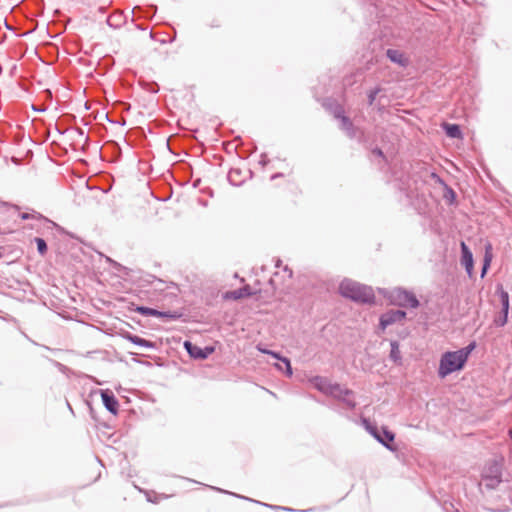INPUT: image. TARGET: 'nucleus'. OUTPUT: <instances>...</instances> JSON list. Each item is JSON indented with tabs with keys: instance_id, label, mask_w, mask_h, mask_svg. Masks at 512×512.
Segmentation results:
<instances>
[{
	"instance_id": "nucleus-21",
	"label": "nucleus",
	"mask_w": 512,
	"mask_h": 512,
	"mask_svg": "<svg viewBox=\"0 0 512 512\" xmlns=\"http://www.w3.org/2000/svg\"><path fill=\"white\" fill-rule=\"evenodd\" d=\"M240 174H241L240 169L232 168L227 175V179H228L229 183L232 184L233 186L241 185L243 182V179L240 178Z\"/></svg>"
},
{
	"instance_id": "nucleus-43",
	"label": "nucleus",
	"mask_w": 512,
	"mask_h": 512,
	"mask_svg": "<svg viewBox=\"0 0 512 512\" xmlns=\"http://www.w3.org/2000/svg\"><path fill=\"white\" fill-rule=\"evenodd\" d=\"M146 495H147V501H149V502H154V503L156 502L155 500H152V499L149 497L148 493H146Z\"/></svg>"
},
{
	"instance_id": "nucleus-1",
	"label": "nucleus",
	"mask_w": 512,
	"mask_h": 512,
	"mask_svg": "<svg viewBox=\"0 0 512 512\" xmlns=\"http://www.w3.org/2000/svg\"><path fill=\"white\" fill-rule=\"evenodd\" d=\"M475 342H471L466 347L456 351H447L442 354L439 362L438 375L440 378H445L449 374L461 370L471 352L475 349Z\"/></svg>"
},
{
	"instance_id": "nucleus-45",
	"label": "nucleus",
	"mask_w": 512,
	"mask_h": 512,
	"mask_svg": "<svg viewBox=\"0 0 512 512\" xmlns=\"http://www.w3.org/2000/svg\"><path fill=\"white\" fill-rule=\"evenodd\" d=\"M185 479L188 480L189 482L198 483L197 481H195L193 479H189V478H185Z\"/></svg>"
},
{
	"instance_id": "nucleus-8",
	"label": "nucleus",
	"mask_w": 512,
	"mask_h": 512,
	"mask_svg": "<svg viewBox=\"0 0 512 512\" xmlns=\"http://www.w3.org/2000/svg\"><path fill=\"white\" fill-rule=\"evenodd\" d=\"M461 254V263L464 265L468 276L472 277L474 267L473 254L463 241L461 242Z\"/></svg>"
},
{
	"instance_id": "nucleus-28",
	"label": "nucleus",
	"mask_w": 512,
	"mask_h": 512,
	"mask_svg": "<svg viewBox=\"0 0 512 512\" xmlns=\"http://www.w3.org/2000/svg\"><path fill=\"white\" fill-rule=\"evenodd\" d=\"M157 317L158 318H165L169 320H176L180 317V315L177 312L172 311H157Z\"/></svg>"
},
{
	"instance_id": "nucleus-33",
	"label": "nucleus",
	"mask_w": 512,
	"mask_h": 512,
	"mask_svg": "<svg viewBox=\"0 0 512 512\" xmlns=\"http://www.w3.org/2000/svg\"><path fill=\"white\" fill-rule=\"evenodd\" d=\"M268 162H269V160H268L267 156H266L265 154H262V155H261V160H260V162H259V163H260L262 166H265V165H267V163H268Z\"/></svg>"
},
{
	"instance_id": "nucleus-38",
	"label": "nucleus",
	"mask_w": 512,
	"mask_h": 512,
	"mask_svg": "<svg viewBox=\"0 0 512 512\" xmlns=\"http://www.w3.org/2000/svg\"><path fill=\"white\" fill-rule=\"evenodd\" d=\"M283 174L282 173H275L271 176V180H275L276 178H279V177H282Z\"/></svg>"
},
{
	"instance_id": "nucleus-16",
	"label": "nucleus",
	"mask_w": 512,
	"mask_h": 512,
	"mask_svg": "<svg viewBox=\"0 0 512 512\" xmlns=\"http://www.w3.org/2000/svg\"><path fill=\"white\" fill-rule=\"evenodd\" d=\"M212 489L216 490V491H219V492H222V493H226V494H230V495H233L235 497H238V498H241V499H244V500H248V501H252V502H255V503H258V504H261L263 506H266V507H269V508H273V509H283V510H286V511H293V509H290V508H285V507H281V506H273V505H270V504H266V503H262V502H259V501H255L253 499H250L248 497H245V496H242V495H238V494H235V493H232V492H229V491H226V490H223V489H220V488H217V487H212Z\"/></svg>"
},
{
	"instance_id": "nucleus-3",
	"label": "nucleus",
	"mask_w": 512,
	"mask_h": 512,
	"mask_svg": "<svg viewBox=\"0 0 512 512\" xmlns=\"http://www.w3.org/2000/svg\"><path fill=\"white\" fill-rule=\"evenodd\" d=\"M391 301L400 307L417 308L420 303L417 297L403 288H396L391 292Z\"/></svg>"
},
{
	"instance_id": "nucleus-20",
	"label": "nucleus",
	"mask_w": 512,
	"mask_h": 512,
	"mask_svg": "<svg viewBox=\"0 0 512 512\" xmlns=\"http://www.w3.org/2000/svg\"><path fill=\"white\" fill-rule=\"evenodd\" d=\"M497 294L499 295L501 306H502L501 311L508 313L509 312V294H508V292L505 291L501 285H499L497 287Z\"/></svg>"
},
{
	"instance_id": "nucleus-31",
	"label": "nucleus",
	"mask_w": 512,
	"mask_h": 512,
	"mask_svg": "<svg viewBox=\"0 0 512 512\" xmlns=\"http://www.w3.org/2000/svg\"><path fill=\"white\" fill-rule=\"evenodd\" d=\"M332 113H333V116H334L336 119H338V120H340L342 117H344V116H345V114H344V109H343V107H342L341 105H339V104H335V105L333 106V108H332Z\"/></svg>"
},
{
	"instance_id": "nucleus-18",
	"label": "nucleus",
	"mask_w": 512,
	"mask_h": 512,
	"mask_svg": "<svg viewBox=\"0 0 512 512\" xmlns=\"http://www.w3.org/2000/svg\"><path fill=\"white\" fill-rule=\"evenodd\" d=\"M364 424H365V427L367 429V431L379 442L381 443L382 445H386V443H384L382 441V436H381V428H378L376 425L370 423L368 420L364 419L363 420Z\"/></svg>"
},
{
	"instance_id": "nucleus-41",
	"label": "nucleus",
	"mask_w": 512,
	"mask_h": 512,
	"mask_svg": "<svg viewBox=\"0 0 512 512\" xmlns=\"http://www.w3.org/2000/svg\"><path fill=\"white\" fill-rule=\"evenodd\" d=\"M281 264H282V261H281L280 259H278V260L276 261L275 266H276L277 268H279V267L281 266Z\"/></svg>"
},
{
	"instance_id": "nucleus-30",
	"label": "nucleus",
	"mask_w": 512,
	"mask_h": 512,
	"mask_svg": "<svg viewBox=\"0 0 512 512\" xmlns=\"http://www.w3.org/2000/svg\"><path fill=\"white\" fill-rule=\"evenodd\" d=\"M490 263H491V255L489 253H486L485 256H484V261H483V265H482V269H481V277L483 278L489 267H490Z\"/></svg>"
},
{
	"instance_id": "nucleus-9",
	"label": "nucleus",
	"mask_w": 512,
	"mask_h": 512,
	"mask_svg": "<svg viewBox=\"0 0 512 512\" xmlns=\"http://www.w3.org/2000/svg\"><path fill=\"white\" fill-rule=\"evenodd\" d=\"M123 338L130 341L131 343L137 345V346H140V347H144V348H148V349H155L156 348V343L155 342H152V341H149V340H146L144 338H141L137 335H134L130 332H126L123 334Z\"/></svg>"
},
{
	"instance_id": "nucleus-2",
	"label": "nucleus",
	"mask_w": 512,
	"mask_h": 512,
	"mask_svg": "<svg viewBox=\"0 0 512 512\" xmlns=\"http://www.w3.org/2000/svg\"><path fill=\"white\" fill-rule=\"evenodd\" d=\"M339 293L354 302L372 304L375 302V294L371 287L360 284L351 279H344L339 285Z\"/></svg>"
},
{
	"instance_id": "nucleus-25",
	"label": "nucleus",
	"mask_w": 512,
	"mask_h": 512,
	"mask_svg": "<svg viewBox=\"0 0 512 512\" xmlns=\"http://www.w3.org/2000/svg\"><path fill=\"white\" fill-rule=\"evenodd\" d=\"M484 482H485V486L487 489L489 490H494L496 489L499 484L502 482V479H499V478H493V477H482Z\"/></svg>"
},
{
	"instance_id": "nucleus-27",
	"label": "nucleus",
	"mask_w": 512,
	"mask_h": 512,
	"mask_svg": "<svg viewBox=\"0 0 512 512\" xmlns=\"http://www.w3.org/2000/svg\"><path fill=\"white\" fill-rule=\"evenodd\" d=\"M107 24L110 27L118 28L122 24V15L121 14H115L111 15L107 18Z\"/></svg>"
},
{
	"instance_id": "nucleus-17",
	"label": "nucleus",
	"mask_w": 512,
	"mask_h": 512,
	"mask_svg": "<svg viewBox=\"0 0 512 512\" xmlns=\"http://www.w3.org/2000/svg\"><path fill=\"white\" fill-rule=\"evenodd\" d=\"M269 355L272 356L273 358L281 361L285 365V375L287 377H291L293 375L291 362L287 357H283L280 355V353L273 351V350H271V352H269Z\"/></svg>"
},
{
	"instance_id": "nucleus-10",
	"label": "nucleus",
	"mask_w": 512,
	"mask_h": 512,
	"mask_svg": "<svg viewBox=\"0 0 512 512\" xmlns=\"http://www.w3.org/2000/svg\"><path fill=\"white\" fill-rule=\"evenodd\" d=\"M387 58L401 67H406L408 65V59L405 57L404 53L397 49H387L386 51Z\"/></svg>"
},
{
	"instance_id": "nucleus-40",
	"label": "nucleus",
	"mask_w": 512,
	"mask_h": 512,
	"mask_svg": "<svg viewBox=\"0 0 512 512\" xmlns=\"http://www.w3.org/2000/svg\"><path fill=\"white\" fill-rule=\"evenodd\" d=\"M77 133H78L80 136H83V135H84V131H83V129H81V128H78V129H77Z\"/></svg>"
},
{
	"instance_id": "nucleus-11",
	"label": "nucleus",
	"mask_w": 512,
	"mask_h": 512,
	"mask_svg": "<svg viewBox=\"0 0 512 512\" xmlns=\"http://www.w3.org/2000/svg\"><path fill=\"white\" fill-rule=\"evenodd\" d=\"M482 477H495L502 479V465L496 460L489 462L484 469Z\"/></svg>"
},
{
	"instance_id": "nucleus-19",
	"label": "nucleus",
	"mask_w": 512,
	"mask_h": 512,
	"mask_svg": "<svg viewBox=\"0 0 512 512\" xmlns=\"http://www.w3.org/2000/svg\"><path fill=\"white\" fill-rule=\"evenodd\" d=\"M391 350H390V359L397 364H400L402 361V356L400 352L399 343L396 340H392L390 342Z\"/></svg>"
},
{
	"instance_id": "nucleus-36",
	"label": "nucleus",
	"mask_w": 512,
	"mask_h": 512,
	"mask_svg": "<svg viewBox=\"0 0 512 512\" xmlns=\"http://www.w3.org/2000/svg\"><path fill=\"white\" fill-rule=\"evenodd\" d=\"M283 270H284V272H286L288 274L289 278H292L293 272H292V270L288 266H285L283 268Z\"/></svg>"
},
{
	"instance_id": "nucleus-13",
	"label": "nucleus",
	"mask_w": 512,
	"mask_h": 512,
	"mask_svg": "<svg viewBox=\"0 0 512 512\" xmlns=\"http://www.w3.org/2000/svg\"><path fill=\"white\" fill-rule=\"evenodd\" d=\"M339 121L340 128L346 132L349 138L353 139L357 137L358 129L354 126L349 117L345 115Z\"/></svg>"
},
{
	"instance_id": "nucleus-4",
	"label": "nucleus",
	"mask_w": 512,
	"mask_h": 512,
	"mask_svg": "<svg viewBox=\"0 0 512 512\" xmlns=\"http://www.w3.org/2000/svg\"><path fill=\"white\" fill-rule=\"evenodd\" d=\"M332 392L329 396L341 401L347 408L354 409L356 406V402L351 396H353V391L338 384L334 383L332 387Z\"/></svg>"
},
{
	"instance_id": "nucleus-47",
	"label": "nucleus",
	"mask_w": 512,
	"mask_h": 512,
	"mask_svg": "<svg viewBox=\"0 0 512 512\" xmlns=\"http://www.w3.org/2000/svg\"><path fill=\"white\" fill-rule=\"evenodd\" d=\"M449 191H450V193L452 194V197H454V192H453V190H452V189H450Z\"/></svg>"
},
{
	"instance_id": "nucleus-44",
	"label": "nucleus",
	"mask_w": 512,
	"mask_h": 512,
	"mask_svg": "<svg viewBox=\"0 0 512 512\" xmlns=\"http://www.w3.org/2000/svg\"><path fill=\"white\" fill-rule=\"evenodd\" d=\"M35 111H38V112H43L45 111V109H39V108H34Z\"/></svg>"
},
{
	"instance_id": "nucleus-35",
	"label": "nucleus",
	"mask_w": 512,
	"mask_h": 512,
	"mask_svg": "<svg viewBox=\"0 0 512 512\" xmlns=\"http://www.w3.org/2000/svg\"><path fill=\"white\" fill-rule=\"evenodd\" d=\"M257 349H258V351H260L261 353H263V354H267V355H269V352H271V350L266 349V348H262L261 346H257Z\"/></svg>"
},
{
	"instance_id": "nucleus-26",
	"label": "nucleus",
	"mask_w": 512,
	"mask_h": 512,
	"mask_svg": "<svg viewBox=\"0 0 512 512\" xmlns=\"http://www.w3.org/2000/svg\"><path fill=\"white\" fill-rule=\"evenodd\" d=\"M34 242L37 245V251L41 256H44L47 253L48 247L47 243L43 238L36 237Z\"/></svg>"
},
{
	"instance_id": "nucleus-46",
	"label": "nucleus",
	"mask_w": 512,
	"mask_h": 512,
	"mask_svg": "<svg viewBox=\"0 0 512 512\" xmlns=\"http://www.w3.org/2000/svg\"><path fill=\"white\" fill-rule=\"evenodd\" d=\"M150 37L153 39L154 38V35H153V32H150Z\"/></svg>"
},
{
	"instance_id": "nucleus-29",
	"label": "nucleus",
	"mask_w": 512,
	"mask_h": 512,
	"mask_svg": "<svg viewBox=\"0 0 512 512\" xmlns=\"http://www.w3.org/2000/svg\"><path fill=\"white\" fill-rule=\"evenodd\" d=\"M381 90H382V89H381L380 87H376V88H374V89H371V90L368 92V94H367V96H368V104H369L370 106L374 105V102H375V100H376V97H377V95L381 92Z\"/></svg>"
},
{
	"instance_id": "nucleus-7",
	"label": "nucleus",
	"mask_w": 512,
	"mask_h": 512,
	"mask_svg": "<svg viewBox=\"0 0 512 512\" xmlns=\"http://www.w3.org/2000/svg\"><path fill=\"white\" fill-rule=\"evenodd\" d=\"M100 394L105 408L113 415H116L118 413L119 402L115 395L108 389L101 390Z\"/></svg>"
},
{
	"instance_id": "nucleus-37",
	"label": "nucleus",
	"mask_w": 512,
	"mask_h": 512,
	"mask_svg": "<svg viewBox=\"0 0 512 512\" xmlns=\"http://www.w3.org/2000/svg\"><path fill=\"white\" fill-rule=\"evenodd\" d=\"M275 367H276L279 371H283V372L285 373V365H284V364L276 363V364H275Z\"/></svg>"
},
{
	"instance_id": "nucleus-39",
	"label": "nucleus",
	"mask_w": 512,
	"mask_h": 512,
	"mask_svg": "<svg viewBox=\"0 0 512 512\" xmlns=\"http://www.w3.org/2000/svg\"><path fill=\"white\" fill-rule=\"evenodd\" d=\"M376 108H377V110H378L379 112H382V111H383V109H384V106H383V105H381L380 103H378V104L376 105Z\"/></svg>"
},
{
	"instance_id": "nucleus-23",
	"label": "nucleus",
	"mask_w": 512,
	"mask_h": 512,
	"mask_svg": "<svg viewBox=\"0 0 512 512\" xmlns=\"http://www.w3.org/2000/svg\"><path fill=\"white\" fill-rule=\"evenodd\" d=\"M20 218H21L22 220H29V219H36V220H40V219H43V220H45V221H47V222L52 223L54 226H56V223H54V222H52V221L48 220L47 218H45L44 216H42L40 213H38V212H36V211H33L32 213H26V212L21 213V214H20Z\"/></svg>"
},
{
	"instance_id": "nucleus-22",
	"label": "nucleus",
	"mask_w": 512,
	"mask_h": 512,
	"mask_svg": "<svg viewBox=\"0 0 512 512\" xmlns=\"http://www.w3.org/2000/svg\"><path fill=\"white\" fill-rule=\"evenodd\" d=\"M445 131L446 134L451 138H459L462 135L460 126L457 124H446Z\"/></svg>"
},
{
	"instance_id": "nucleus-32",
	"label": "nucleus",
	"mask_w": 512,
	"mask_h": 512,
	"mask_svg": "<svg viewBox=\"0 0 512 512\" xmlns=\"http://www.w3.org/2000/svg\"><path fill=\"white\" fill-rule=\"evenodd\" d=\"M508 313L501 311V316L496 320L497 326H504L507 323Z\"/></svg>"
},
{
	"instance_id": "nucleus-34",
	"label": "nucleus",
	"mask_w": 512,
	"mask_h": 512,
	"mask_svg": "<svg viewBox=\"0 0 512 512\" xmlns=\"http://www.w3.org/2000/svg\"><path fill=\"white\" fill-rule=\"evenodd\" d=\"M373 154L379 157H384L383 151L380 148H375L372 151Z\"/></svg>"
},
{
	"instance_id": "nucleus-14",
	"label": "nucleus",
	"mask_w": 512,
	"mask_h": 512,
	"mask_svg": "<svg viewBox=\"0 0 512 512\" xmlns=\"http://www.w3.org/2000/svg\"><path fill=\"white\" fill-rule=\"evenodd\" d=\"M253 294L251 288L249 285H245L239 289H236V290H233V291H230L226 294V297L227 298H231V299H234V300H238V299H241V298H244V297H249Z\"/></svg>"
},
{
	"instance_id": "nucleus-6",
	"label": "nucleus",
	"mask_w": 512,
	"mask_h": 512,
	"mask_svg": "<svg viewBox=\"0 0 512 512\" xmlns=\"http://www.w3.org/2000/svg\"><path fill=\"white\" fill-rule=\"evenodd\" d=\"M184 348L189 356L196 360H204L214 352L213 346H205L202 348L188 340L184 342Z\"/></svg>"
},
{
	"instance_id": "nucleus-24",
	"label": "nucleus",
	"mask_w": 512,
	"mask_h": 512,
	"mask_svg": "<svg viewBox=\"0 0 512 512\" xmlns=\"http://www.w3.org/2000/svg\"><path fill=\"white\" fill-rule=\"evenodd\" d=\"M132 310L138 312L139 314L143 316H153L157 317V309L146 307V306H136Z\"/></svg>"
},
{
	"instance_id": "nucleus-42",
	"label": "nucleus",
	"mask_w": 512,
	"mask_h": 512,
	"mask_svg": "<svg viewBox=\"0 0 512 512\" xmlns=\"http://www.w3.org/2000/svg\"><path fill=\"white\" fill-rule=\"evenodd\" d=\"M155 282H157L159 285H163L164 284V282L162 280H160V279H156Z\"/></svg>"
},
{
	"instance_id": "nucleus-15",
	"label": "nucleus",
	"mask_w": 512,
	"mask_h": 512,
	"mask_svg": "<svg viewBox=\"0 0 512 512\" xmlns=\"http://www.w3.org/2000/svg\"><path fill=\"white\" fill-rule=\"evenodd\" d=\"M381 436L382 441L386 443V445L383 446L389 449L390 451H394L395 447L392 445V443L395 439V434L392 431L388 430L386 427H381Z\"/></svg>"
},
{
	"instance_id": "nucleus-5",
	"label": "nucleus",
	"mask_w": 512,
	"mask_h": 512,
	"mask_svg": "<svg viewBox=\"0 0 512 512\" xmlns=\"http://www.w3.org/2000/svg\"><path fill=\"white\" fill-rule=\"evenodd\" d=\"M405 317L406 312L404 310H388L380 316L379 327L381 330H385L388 326L403 321Z\"/></svg>"
},
{
	"instance_id": "nucleus-12",
	"label": "nucleus",
	"mask_w": 512,
	"mask_h": 512,
	"mask_svg": "<svg viewBox=\"0 0 512 512\" xmlns=\"http://www.w3.org/2000/svg\"><path fill=\"white\" fill-rule=\"evenodd\" d=\"M315 388L320 392L329 395L332 392V387L334 383H331L327 378L322 376H316L312 380Z\"/></svg>"
},
{
	"instance_id": "nucleus-48",
	"label": "nucleus",
	"mask_w": 512,
	"mask_h": 512,
	"mask_svg": "<svg viewBox=\"0 0 512 512\" xmlns=\"http://www.w3.org/2000/svg\"><path fill=\"white\" fill-rule=\"evenodd\" d=\"M456 512H459V511H456Z\"/></svg>"
}]
</instances>
